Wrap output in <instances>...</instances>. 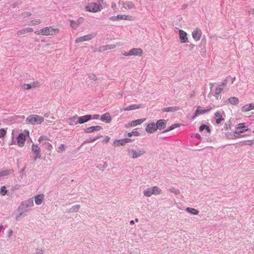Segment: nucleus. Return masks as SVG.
<instances>
[{
	"label": "nucleus",
	"mask_w": 254,
	"mask_h": 254,
	"mask_svg": "<svg viewBox=\"0 0 254 254\" xmlns=\"http://www.w3.org/2000/svg\"><path fill=\"white\" fill-rule=\"evenodd\" d=\"M59 32V29L58 28H54L52 26H49L36 31L35 33L37 35L43 36H53L58 34Z\"/></svg>",
	"instance_id": "1"
},
{
	"label": "nucleus",
	"mask_w": 254,
	"mask_h": 254,
	"mask_svg": "<svg viewBox=\"0 0 254 254\" xmlns=\"http://www.w3.org/2000/svg\"><path fill=\"white\" fill-rule=\"evenodd\" d=\"M85 9L87 11L96 13L100 11L103 9V6L101 4L92 2L88 3L85 6Z\"/></svg>",
	"instance_id": "2"
},
{
	"label": "nucleus",
	"mask_w": 254,
	"mask_h": 254,
	"mask_svg": "<svg viewBox=\"0 0 254 254\" xmlns=\"http://www.w3.org/2000/svg\"><path fill=\"white\" fill-rule=\"evenodd\" d=\"M44 120V118L42 116L37 115H32L27 118L26 121L28 124L35 125L42 123Z\"/></svg>",
	"instance_id": "3"
},
{
	"label": "nucleus",
	"mask_w": 254,
	"mask_h": 254,
	"mask_svg": "<svg viewBox=\"0 0 254 254\" xmlns=\"http://www.w3.org/2000/svg\"><path fill=\"white\" fill-rule=\"evenodd\" d=\"M29 132L28 130H24V132L20 133L19 134L18 136L16 138L17 145L20 147H22L24 146L26 137L27 136H29Z\"/></svg>",
	"instance_id": "4"
},
{
	"label": "nucleus",
	"mask_w": 254,
	"mask_h": 254,
	"mask_svg": "<svg viewBox=\"0 0 254 254\" xmlns=\"http://www.w3.org/2000/svg\"><path fill=\"white\" fill-rule=\"evenodd\" d=\"M225 114L223 111H218L214 114V118L217 124H219L224 121Z\"/></svg>",
	"instance_id": "5"
},
{
	"label": "nucleus",
	"mask_w": 254,
	"mask_h": 254,
	"mask_svg": "<svg viewBox=\"0 0 254 254\" xmlns=\"http://www.w3.org/2000/svg\"><path fill=\"white\" fill-rule=\"evenodd\" d=\"M248 130V127L245 126V123H240L237 125L235 127V133L240 134Z\"/></svg>",
	"instance_id": "6"
},
{
	"label": "nucleus",
	"mask_w": 254,
	"mask_h": 254,
	"mask_svg": "<svg viewBox=\"0 0 254 254\" xmlns=\"http://www.w3.org/2000/svg\"><path fill=\"white\" fill-rule=\"evenodd\" d=\"M129 155L131 156L133 159L136 158L141 156L145 153V151L143 150H138L135 151L133 149H130L128 151Z\"/></svg>",
	"instance_id": "7"
},
{
	"label": "nucleus",
	"mask_w": 254,
	"mask_h": 254,
	"mask_svg": "<svg viewBox=\"0 0 254 254\" xmlns=\"http://www.w3.org/2000/svg\"><path fill=\"white\" fill-rule=\"evenodd\" d=\"M31 150L35 156V159L41 157V149L37 144H33L31 146Z\"/></svg>",
	"instance_id": "8"
},
{
	"label": "nucleus",
	"mask_w": 254,
	"mask_h": 254,
	"mask_svg": "<svg viewBox=\"0 0 254 254\" xmlns=\"http://www.w3.org/2000/svg\"><path fill=\"white\" fill-rule=\"evenodd\" d=\"M227 83V80H225L221 84L219 85L215 89L214 96L217 99H218L219 94L223 90L224 87H225Z\"/></svg>",
	"instance_id": "9"
},
{
	"label": "nucleus",
	"mask_w": 254,
	"mask_h": 254,
	"mask_svg": "<svg viewBox=\"0 0 254 254\" xmlns=\"http://www.w3.org/2000/svg\"><path fill=\"white\" fill-rule=\"evenodd\" d=\"M157 130L156 125L154 123H150L148 124L145 128L146 132L149 133H152Z\"/></svg>",
	"instance_id": "10"
},
{
	"label": "nucleus",
	"mask_w": 254,
	"mask_h": 254,
	"mask_svg": "<svg viewBox=\"0 0 254 254\" xmlns=\"http://www.w3.org/2000/svg\"><path fill=\"white\" fill-rule=\"evenodd\" d=\"M143 54V51L140 48H133L129 51L130 56H141Z\"/></svg>",
	"instance_id": "11"
},
{
	"label": "nucleus",
	"mask_w": 254,
	"mask_h": 254,
	"mask_svg": "<svg viewBox=\"0 0 254 254\" xmlns=\"http://www.w3.org/2000/svg\"><path fill=\"white\" fill-rule=\"evenodd\" d=\"M131 140L129 138H124L119 140H115L114 141V144L117 146L124 145L126 143L129 142Z\"/></svg>",
	"instance_id": "12"
},
{
	"label": "nucleus",
	"mask_w": 254,
	"mask_h": 254,
	"mask_svg": "<svg viewBox=\"0 0 254 254\" xmlns=\"http://www.w3.org/2000/svg\"><path fill=\"white\" fill-rule=\"evenodd\" d=\"M145 120V119H140L132 121L130 123H128L127 127H136L142 124Z\"/></svg>",
	"instance_id": "13"
},
{
	"label": "nucleus",
	"mask_w": 254,
	"mask_h": 254,
	"mask_svg": "<svg viewBox=\"0 0 254 254\" xmlns=\"http://www.w3.org/2000/svg\"><path fill=\"white\" fill-rule=\"evenodd\" d=\"M211 108H210L207 110L202 109L201 107L198 106L197 107V110L195 111V112L194 113V116H193L192 118L194 119L196 117H197L198 115L200 114H204L206 112H208L211 110Z\"/></svg>",
	"instance_id": "14"
},
{
	"label": "nucleus",
	"mask_w": 254,
	"mask_h": 254,
	"mask_svg": "<svg viewBox=\"0 0 254 254\" xmlns=\"http://www.w3.org/2000/svg\"><path fill=\"white\" fill-rule=\"evenodd\" d=\"M122 7L127 10L134 8L135 6L132 1H126L122 2Z\"/></svg>",
	"instance_id": "15"
},
{
	"label": "nucleus",
	"mask_w": 254,
	"mask_h": 254,
	"mask_svg": "<svg viewBox=\"0 0 254 254\" xmlns=\"http://www.w3.org/2000/svg\"><path fill=\"white\" fill-rule=\"evenodd\" d=\"M180 39L182 43H186L188 42L187 34L182 30L179 31Z\"/></svg>",
	"instance_id": "16"
},
{
	"label": "nucleus",
	"mask_w": 254,
	"mask_h": 254,
	"mask_svg": "<svg viewBox=\"0 0 254 254\" xmlns=\"http://www.w3.org/2000/svg\"><path fill=\"white\" fill-rule=\"evenodd\" d=\"M102 129L101 126H93L87 127L85 129L84 131L86 133H91L94 131H99Z\"/></svg>",
	"instance_id": "17"
},
{
	"label": "nucleus",
	"mask_w": 254,
	"mask_h": 254,
	"mask_svg": "<svg viewBox=\"0 0 254 254\" xmlns=\"http://www.w3.org/2000/svg\"><path fill=\"white\" fill-rule=\"evenodd\" d=\"M92 38V35H87L76 39L75 42L76 43H81L84 41H88L91 39Z\"/></svg>",
	"instance_id": "18"
},
{
	"label": "nucleus",
	"mask_w": 254,
	"mask_h": 254,
	"mask_svg": "<svg viewBox=\"0 0 254 254\" xmlns=\"http://www.w3.org/2000/svg\"><path fill=\"white\" fill-rule=\"evenodd\" d=\"M68 124L70 126H74L79 124L78 117L77 115H75L72 117H70L68 119Z\"/></svg>",
	"instance_id": "19"
},
{
	"label": "nucleus",
	"mask_w": 254,
	"mask_h": 254,
	"mask_svg": "<svg viewBox=\"0 0 254 254\" xmlns=\"http://www.w3.org/2000/svg\"><path fill=\"white\" fill-rule=\"evenodd\" d=\"M100 120L106 123H110L112 121V118L109 113H106L101 116Z\"/></svg>",
	"instance_id": "20"
},
{
	"label": "nucleus",
	"mask_w": 254,
	"mask_h": 254,
	"mask_svg": "<svg viewBox=\"0 0 254 254\" xmlns=\"http://www.w3.org/2000/svg\"><path fill=\"white\" fill-rule=\"evenodd\" d=\"M201 35V32L197 29H195L192 32V36L193 38L196 41H199Z\"/></svg>",
	"instance_id": "21"
},
{
	"label": "nucleus",
	"mask_w": 254,
	"mask_h": 254,
	"mask_svg": "<svg viewBox=\"0 0 254 254\" xmlns=\"http://www.w3.org/2000/svg\"><path fill=\"white\" fill-rule=\"evenodd\" d=\"M166 124L167 121L165 120H158L156 124L157 129H161L164 128L166 127Z\"/></svg>",
	"instance_id": "22"
},
{
	"label": "nucleus",
	"mask_w": 254,
	"mask_h": 254,
	"mask_svg": "<svg viewBox=\"0 0 254 254\" xmlns=\"http://www.w3.org/2000/svg\"><path fill=\"white\" fill-rule=\"evenodd\" d=\"M140 107H141V105H140L133 104V105H130L128 107H127L126 108H123V109H121V110L122 111H128L138 109Z\"/></svg>",
	"instance_id": "23"
},
{
	"label": "nucleus",
	"mask_w": 254,
	"mask_h": 254,
	"mask_svg": "<svg viewBox=\"0 0 254 254\" xmlns=\"http://www.w3.org/2000/svg\"><path fill=\"white\" fill-rule=\"evenodd\" d=\"M91 119V115H87L78 117V123L80 124H83L89 121Z\"/></svg>",
	"instance_id": "24"
},
{
	"label": "nucleus",
	"mask_w": 254,
	"mask_h": 254,
	"mask_svg": "<svg viewBox=\"0 0 254 254\" xmlns=\"http://www.w3.org/2000/svg\"><path fill=\"white\" fill-rule=\"evenodd\" d=\"M33 30L32 28L28 27L18 30L17 32V34L19 35H24L28 33H31L33 32Z\"/></svg>",
	"instance_id": "25"
},
{
	"label": "nucleus",
	"mask_w": 254,
	"mask_h": 254,
	"mask_svg": "<svg viewBox=\"0 0 254 254\" xmlns=\"http://www.w3.org/2000/svg\"><path fill=\"white\" fill-rule=\"evenodd\" d=\"M43 145L44 146L45 149L47 150L46 153L48 152V154L51 155V151L53 149V145L49 142H45Z\"/></svg>",
	"instance_id": "26"
},
{
	"label": "nucleus",
	"mask_w": 254,
	"mask_h": 254,
	"mask_svg": "<svg viewBox=\"0 0 254 254\" xmlns=\"http://www.w3.org/2000/svg\"><path fill=\"white\" fill-rule=\"evenodd\" d=\"M253 109H254V104H250L242 107V111L243 112H247Z\"/></svg>",
	"instance_id": "27"
},
{
	"label": "nucleus",
	"mask_w": 254,
	"mask_h": 254,
	"mask_svg": "<svg viewBox=\"0 0 254 254\" xmlns=\"http://www.w3.org/2000/svg\"><path fill=\"white\" fill-rule=\"evenodd\" d=\"M44 195L43 194L38 195L35 197V202L36 204L39 205L42 203L44 199Z\"/></svg>",
	"instance_id": "28"
},
{
	"label": "nucleus",
	"mask_w": 254,
	"mask_h": 254,
	"mask_svg": "<svg viewBox=\"0 0 254 254\" xmlns=\"http://www.w3.org/2000/svg\"><path fill=\"white\" fill-rule=\"evenodd\" d=\"M186 211L191 214H194V215H197L199 213V211L190 207H188L186 208Z\"/></svg>",
	"instance_id": "29"
},
{
	"label": "nucleus",
	"mask_w": 254,
	"mask_h": 254,
	"mask_svg": "<svg viewBox=\"0 0 254 254\" xmlns=\"http://www.w3.org/2000/svg\"><path fill=\"white\" fill-rule=\"evenodd\" d=\"M229 101L233 105H237L239 102L238 98L235 97L230 98Z\"/></svg>",
	"instance_id": "30"
},
{
	"label": "nucleus",
	"mask_w": 254,
	"mask_h": 254,
	"mask_svg": "<svg viewBox=\"0 0 254 254\" xmlns=\"http://www.w3.org/2000/svg\"><path fill=\"white\" fill-rule=\"evenodd\" d=\"M153 194L155 195H158L161 192V190L157 187H154L152 188Z\"/></svg>",
	"instance_id": "31"
},
{
	"label": "nucleus",
	"mask_w": 254,
	"mask_h": 254,
	"mask_svg": "<svg viewBox=\"0 0 254 254\" xmlns=\"http://www.w3.org/2000/svg\"><path fill=\"white\" fill-rule=\"evenodd\" d=\"M144 194L148 197H149L152 194H153L152 188H148L145 190L144 191Z\"/></svg>",
	"instance_id": "32"
},
{
	"label": "nucleus",
	"mask_w": 254,
	"mask_h": 254,
	"mask_svg": "<svg viewBox=\"0 0 254 254\" xmlns=\"http://www.w3.org/2000/svg\"><path fill=\"white\" fill-rule=\"evenodd\" d=\"M49 140V138L46 135H42L38 139V142L40 143H42L43 141L45 142H47V141Z\"/></svg>",
	"instance_id": "33"
},
{
	"label": "nucleus",
	"mask_w": 254,
	"mask_h": 254,
	"mask_svg": "<svg viewBox=\"0 0 254 254\" xmlns=\"http://www.w3.org/2000/svg\"><path fill=\"white\" fill-rule=\"evenodd\" d=\"M41 23V20L39 19L32 20L30 21L29 25L31 26L39 25Z\"/></svg>",
	"instance_id": "34"
},
{
	"label": "nucleus",
	"mask_w": 254,
	"mask_h": 254,
	"mask_svg": "<svg viewBox=\"0 0 254 254\" xmlns=\"http://www.w3.org/2000/svg\"><path fill=\"white\" fill-rule=\"evenodd\" d=\"M115 47H116V45H114V44L106 45V46L102 47V49H103L102 50L106 51V50H110V49H114Z\"/></svg>",
	"instance_id": "35"
},
{
	"label": "nucleus",
	"mask_w": 254,
	"mask_h": 254,
	"mask_svg": "<svg viewBox=\"0 0 254 254\" xmlns=\"http://www.w3.org/2000/svg\"><path fill=\"white\" fill-rule=\"evenodd\" d=\"M11 172L10 170H6L0 172V177L7 176Z\"/></svg>",
	"instance_id": "36"
},
{
	"label": "nucleus",
	"mask_w": 254,
	"mask_h": 254,
	"mask_svg": "<svg viewBox=\"0 0 254 254\" xmlns=\"http://www.w3.org/2000/svg\"><path fill=\"white\" fill-rule=\"evenodd\" d=\"M88 77L89 80H91L92 81H96L97 79V77L96 75L94 73L89 74Z\"/></svg>",
	"instance_id": "37"
},
{
	"label": "nucleus",
	"mask_w": 254,
	"mask_h": 254,
	"mask_svg": "<svg viewBox=\"0 0 254 254\" xmlns=\"http://www.w3.org/2000/svg\"><path fill=\"white\" fill-rule=\"evenodd\" d=\"M117 18L118 19L130 20L129 16L126 15H118Z\"/></svg>",
	"instance_id": "38"
},
{
	"label": "nucleus",
	"mask_w": 254,
	"mask_h": 254,
	"mask_svg": "<svg viewBox=\"0 0 254 254\" xmlns=\"http://www.w3.org/2000/svg\"><path fill=\"white\" fill-rule=\"evenodd\" d=\"M32 88H39L40 86V84L38 81L32 82L30 83Z\"/></svg>",
	"instance_id": "39"
},
{
	"label": "nucleus",
	"mask_w": 254,
	"mask_h": 254,
	"mask_svg": "<svg viewBox=\"0 0 254 254\" xmlns=\"http://www.w3.org/2000/svg\"><path fill=\"white\" fill-rule=\"evenodd\" d=\"M22 205H25L26 207L32 206L33 205V202L32 200H29L22 202Z\"/></svg>",
	"instance_id": "40"
},
{
	"label": "nucleus",
	"mask_w": 254,
	"mask_h": 254,
	"mask_svg": "<svg viewBox=\"0 0 254 254\" xmlns=\"http://www.w3.org/2000/svg\"><path fill=\"white\" fill-rule=\"evenodd\" d=\"M180 127V125L178 124H175L172 125L168 129H167V130L164 131V132L169 131H170L176 127Z\"/></svg>",
	"instance_id": "41"
},
{
	"label": "nucleus",
	"mask_w": 254,
	"mask_h": 254,
	"mask_svg": "<svg viewBox=\"0 0 254 254\" xmlns=\"http://www.w3.org/2000/svg\"><path fill=\"white\" fill-rule=\"evenodd\" d=\"M204 129L207 130V132H208L210 131V129L209 127L207 126L206 125H202L199 127V131H202Z\"/></svg>",
	"instance_id": "42"
},
{
	"label": "nucleus",
	"mask_w": 254,
	"mask_h": 254,
	"mask_svg": "<svg viewBox=\"0 0 254 254\" xmlns=\"http://www.w3.org/2000/svg\"><path fill=\"white\" fill-rule=\"evenodd\" d=\"M70 26L74 29L76 28L78 26V24L77 23V22L72 20H70Z\"/></svg>",
	"instance_id": "43"
},
{
	"label": "nucleus",
	"mask_w": 254,
	"mask_h": 254,
	"mask_svg": "<svg viewBox=\"0 0 254 254\" xmlns=\"http://www.w3.org/2000/svg\"><path fill=\"white\" fill-rule=\"evenodd\" d=\"M139 132H138V131H132V132H129L127 133V136L128 137H130L132 135H134V136H138L139 135Z\"/></svg>",
	"instance_id": "44"
},
{
	"label": "nucleus",
	"mask_w": 254,
	"mask_h": 254,
	"mask_svg": "<svg viewBox=\"0 0 254 254\" xmlns=\"http://www.w3.org/2000/svg\"><path fill=\"white\" fill-rule=\"evenodd\" d=\"M65 149V145L64 144H61L58 149L57 151L59 153H62Z\"/></svg>",
	"instance_id": "45"
},
{
	"label": "nucleus",
	"mask_w": 254,
	"mask_h": 254,
	"mask_svg": "<svg viewBox=\"0 0 254 254\" xmlns=\"http://www.w3.org/2000/svg\"><path fill=\"white\" fill-rule=\"evenodd\" d=\"M7 193V190L5 186H2L0 188V194L2 195H5Z\"/></svg>",
	"instance_id": "46"
},
{
	"label": "nucleus",
	"mask_w": 254,
	"mask_h": 254,
	"mask_svg": "<svg viewBox=\"0 0 254 254\" xmlns=\"http://www.w3.org/2000/svg\"><path fill=\"white\" fill-rule=\"evenodd\" d=\"M6 133V130L4 128L0 129V138L3 137Z\"/></svg>",
	"instance_id": "47"
},
{
	"label": "nucleus",
	"mask_w": 254,
	"mask_h": 254,
	"mask_svg": "<svg viewBox=\"0 0 254 254\" xmlns=\"http://www.w3.org/2000/svg\"><path fill=\"white\" fill-rule=\"evenodd\" d=\"M22 88L24 90H29L31 89V86L30 83L29 84H24L22 85Z\"/></svg>",
	"instance_id": "48"
},
{
	"label": "nucleus",
	"mask_w": 254,
	"mask_h": 254,
	"mask_svg": "<svg viewBox=\"0 0 254 254\" xmlns=\"http://www.w3.org/2000/svg\"><path fill=\"white\" fill-rule=\"evenodd\" d=\"M244 145H248L250 146L254 145V140H247L244 142Z\"/></svg>",
	"instance_id": "49"
},
{
	"label": "nucleus",
	"mask_w": 254,
	"mask_h": 254,
	"mask_svg": "<svg viewBox=\"0 0 254 254\" xmlns=\"http://www.w3.org/2000/svg\"><path fill=\"white\" fill-rule=\"evenodd\" d=\"M169 190L176 194H178L180 192L179 190L175 189L174 188H170L169 189Z\"/></svg>",
	"instance_id": "50"
},
{
	"label": "nucleus",
	"mask_w": 254,
	"mask_h": 254,
	"mask_svg": "<svg viewBox=\"0 0 254 254\" xmlns=\"http://www.w3.org/2000/svg\"><path fill=\"white\" fill-rule=\"evenodd\" d=\"M98 137H96L95 138H94L93 139H87L85 141V143H91L94 142L95 140H96Z\"/></svg>",
	"instance_id": "51"
},
{
	"label": "nucleus",
	"mask_w": 254,
	"mask_h": 254,
	"mask_svg": "<svg viewBox=\"0 0 254 254\" xmlns=\"http://www.w3.org/2000/svg\"><path fill=\"white\" fill-rule=\"evenodd\" d=\"M80 208L79 205H76L72 207V209H73V211H77Z\"/></svg>",
	"instance_id": "52"
},
{
	"label": "nucleus",
	"mask_w": 254,
	"mask_h": 254,
	"mask_svg": "<svg viewBox=\"0 0 254 254\" xmlns=\"http://www.w3.org/2000/svg\"><path fill=\"white\" fill-rule=\"evenodd\" d=\"M110 138L108 136H106L102 141L103 142L107 143L109 141Z\"/></svg>",
	"instance_id": "53"
},
{
	"label": "nucleus",
	"mask_w": 254,
	"mask_h": 254,
	"mask_svg": "<svg viewBox=\"0 0 254 254\" xmlns=\"http://www.w3.org/2000/svg\"><path fill=\"white\" fill-rule=\"evenodd\" d=\"M83 21V18H82V17H80L78 19V20H77V23L78 24V25L80 24V23H81V22H82Z\"/></svg>",
	"instance_id": "54"
},
{
	"label": "nucleus",
	"mask_w": 254,
	"mask_h": 254,
	"mask_svg": "<svg viewBox=\"0 0 254 254\" xmlns=\"http://www.w3.org/2000/svg\"><path fill=\"white\" fill-rule=\"evenodd\" d=\"M36 254H43V251L41 249H37L36 250Z\"/></svg>",
	"instance_id": "55"
},
{
	"label": "nucleus",
	"mask_w": 254,
	"mask_h": 254,
	"mask_svg": "<svg viewBox=\"0 0 254 254\" xmlns=\"http://www.w3.org/2000/svg\"><path fill=\"white\" fill-rule=\"evenodd\" d=\"M99 117H100V116L99 115H94L93 116V118L94 119H98Z\"/></svg>",
	"instance_id": "56"
},
{
	"label": "nucleus",
	"mask_w": 254,
	"mask_h": 254,
	"mask_svg": "<svg viewBox=\"0 0 254 254\" xmlns=\"http://www.w3.org/2000/svg\"><path fill=\"white\" fill-rule=\"evenodd\" d=\"M122 54L124 56H130V55H128L129 54V52L127 53L126 52H124L123 53H122Z\"/></svg>",
	"instance_id": "57"
},
{
	"label": "nucleus",
	"mask_w": 254,
	"mask_h": 254,
	"mask_svg": "<svg viewBox=\"0 0 254 254\" xmlns=\"http://www.w3.org/2000/svg\"><path fill=\"white\" fill-rule=\"evenodd\" d=\"M112 7L115 9L116 7V4L115 3H112Z\"/></svg>",
	"instance_id": "58"
},
{
	"label": "nucleus",
	"mask_w": 254,
	"mask_h": 254,
	"mask_svg": "<svg viewBox=\"0 0 254 254\" xmlns=\"http://www.w3.org/2000/svg\"><path fill=\"white\" fill-rule=\"evenodd\" d=\"M250 12L252 14H254V8H253L250 11Z\"/></svg>",
	"instance_id": "59"
},
{
	"label": "nucleus",
	"mask_w": 254,
	"mask_h": 254,
	"mask_svg": "<svg viewBox=\"0 0 254 254\" xmlns=\"http://www.w3.org/2000/svg\"><path fill=\"white\" fill-rule=\"evenodd\" d=\"M130 224H134V221L133 220H131L130 222Z\"/></svg>",
	"instance_id": "60"
},
{
	"label": "nucleus",
	"mask_w": 254,
	"mask_h": 254,
	"mask_svg": "<svg viewBox=\"0 0 254 254\" xmlns=\"http://www.w3.org/2000/svg\"><path fill=\"white\" fill-rule=\"evenodd\" d=\"M3 228V226L1 225H0V230H1Z\"/></svg>",
	"instance_id": "61"
},
{
	"label": "nucleus",
	"mask_w": 254,
	"mask_h": 254,
	"mask_svg": "<svg viewBox=\"0 0 254 254\" xmlns=\"http://www.w3.org/2000/svg\"><path fill=\"white\" fill-rule=\"evenodd\" d=\"M12 231H11H11L9 232V235H12Z\"/></svg>",
	"instance_id": "62"
},
{
	"label": "nucleus",
	"mask_w": 254,
	"mask_h": 254,
	"mask_svg": "<svg viewBox=\"0 0 254 254\" xmlns=\"http://www.w3.org/2000/svg\"><path fill=\"white\" fill-rule=\"evenodd\" d=\"M19 216H17V217H16V220H18H18H19Z\"/></svg>",
	"instance_id": "63"
},
{
	"label": "nucleus",
	"mask_w": 254,
	"mask_h": 254,
	"mask_svg": "<svg viewBox=\"0 0 254 254\" xmlns=\"http://www.w3.org/2000/svg\"><path fill=\"white\" fill-rule=\"evenodd\" d=\"M135 221H136V222H138V219H137V218H136V219H135Z\"/></svg>",
	"instance_id": "64"
}]
</instances>
